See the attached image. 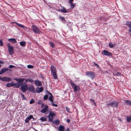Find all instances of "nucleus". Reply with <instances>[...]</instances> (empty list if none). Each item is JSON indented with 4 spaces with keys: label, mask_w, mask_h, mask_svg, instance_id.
<instances>
[{
    "label": "nucleus",
    "mask_w": 131,
    "mask_h": 131,
    "mask_svg": "<svg viewBox=\"0 0 131 131\" xmlns=\"http://www.w3.org/2000/svg\"><path fill=\"white\" fill-rule=\"evenodd\" d=\"M70 83L74 91L77 92L80 90V88L79 85H77L72 81H70Z\"/></svg>",
    "instance_id": "f257e3e1"
},
{
    "label": "nucleus",
    "mask_w": 131,
    "mask_h": 131,
    "mask_svg": "<svg viewBox=\"0 0 131 131\" xmlns=\"http://www.w3.org/2000/svg\"><path fill=\"white\" fill-rule=\"evenodd\" d=\"M21 89L23 92H25L28 89V86L26 83L22 82L21 84Z\"/></svg>",
    "instance_id": "f03ea898"
},
{
    "label": "nucleus",
    "mask_w": 131,
    "mask_h": 131,
    "mask_svg": "<svg viewBox=\"0 0 131 131\" xmlns=\"http://www.w3.org/2000/svg\"><path fill=\"white\" fill-rule=\"evenodd\" d=\"M32 30L35 34H38L41 32L39 28L34 25H33L32 27Z\"/></svg>",
    "instance_id": "7ed1b4c3"
},
{
    "label": "nucleus",
    "mask_w": 131,
    "mask_h": 131,
    "mask_svg": "<svg viewBox=\"0 0 131 131\" xmlns=\"http://www.w3.org/2000/svg\"><path fill=\"white\" fill-rule=\"evenodd\" d=\"M7 46L8 47V51L9 54L12 55L14 53V49L13 47L10 45L9 43H8Z\"/></svg>",
    "instance_id": "20e7f679"
},
{
    "label": "nucleus",
    "mask_w": 131,
    "mask_h": 131,
    "mask_svg": "<svg viewBox=\"0 0 131 131\" xmlns=\"http://www.w3.org/2000/svg\"><path fill=\"white\" fill-rule=\"evenodd\" d=\"M86 75L92 79L95 76V74L94 72L90 71L86 72Z\"/></svg>",
    "instance_id": "39448f33"
},
{
    "label": "nucleus",
    "mask_w": 131,
    "mask_h": 131,
    "mask_svg": "<svg viewBox=\"0 0 131 131\" xmlns=\"http://www.w3.org/2000/svg\"><path fill=\"white\" fill-rule=\"evenodd\" d=\"M20 84L19 83L16 84L14 83L13 82L11 83H8L6 84V86L8 87H9L13 86L16 85V87L17 88L19 87L20 86Z\"/></svg>",
    "instance_id": "423d86ee"
},
{
    "label": "nucleus",
    "mask_w": 131,
    "mask_h": 131,
    "mask_svg": "<svg viewBox=\"0 0 131 131\" xmlns=\"http://www.w3.org/2000/svg\"><path fill=\"white\" fill-rule=\"evenodd\" d=\"M41 106L43 108L41 110V112L42 113H45L48 109V106L47 105H44L43 104H42Z\"/></svg>",
    "instance_id": "0eeeda50"
},
{
    "label": "nucleus",
    "mask_w": 131,
    "mask_h": 131,
    "mask_svg": "<svg viewBox=\"0 0 131 131\" xmlns=\"http://www.w3.org/2000/svg\"><path fill=\"white\" fill-rule=\"evenodd\" d=\"M55 114L54 113H50L49 115V121L51 122H53V117L54 116Z\"/></svg>",
    "instance_id": "6e6552de"
},
{
    "label": "nucleus",
    "mask_w": 131,
    "mask_h": 131,
    "mask_svg": "<svg viewBox=\"0 0 131 131\" xmlns=\"http://www.w3.org/2000/svg\"><path fill=\"white\" fill-rule=\"evenodd\" d=\"M118 104V103L117 102H115L111 103L108 104L107 105H110L111 106L117 108Z\"/></svg>",
    "instance_id": "1a4fd4ad"
},
{
    "label": "nucleus",
    "mask_w": 131,
    "mask_h": 131,
    "mask_svg": "<svg viewBox=\"0 0 131 131\" xmlns=\"http://www.w3.org/2000/svg\"><path fill=\"white\" fill-rule=\"evenodd\" d=\"M0 80L3 81L8 82L12 80L11 79L8 77H5L2 78L0 77Z\"/></svg>",
    "instance_id": "9d476101"
},
{
    "label": "nucleus",
    "mask_w": 131,
    "mask_h": 131,
    "mask_svg": "<svg viewBox=\"0 0 131 131\" xmlns=\"http://www.w3.org/2000/svg\"><path fill=\"white\" fill-rule=\"evenodd\" d=\"M126 25L129 28V34L131 37V22L130 21L127 22Z\"/></svg>",
    "instance_id": "9b49d317"
},
{
    "label": "nucleus",
    "mask_w": 131,
    "mask_h": 131,
    "mask_svg": "<svg viewBox=\"0 0 131 131\" xmlns=\"http://www.w3.org/2000/svg\"><path fill=\"white\" fill-rule=\"evenodd\" d=\"M102 53L103 54L106 56H110L111 55V53L106 50H104L102 51Z\"/></svg>",
    "instance_id": "f8f14e48"
},
{
    "label": "nucleus",
    "mask_w": 131,
    "mask_h": 131,
    "mask_svg": "<svg viewBox=\"0 0 131 131\" xmlns=\"http://www.w3.org/2000/svg\"><path fill=\"white\" fill-rule=\"evenodd\" d=\"M28 89L30 92L35 93V89L33 86L31 85L29 86Z\"/></svg>",
    "instance_id": "ddd939ff"
},
{
    "label": "nucleus",
    "mask_w": 131,
    "mask_h": 131,
    "mask_svg": "<svg viewBox=\"0 0 131 131\" xmlns=\"http://www.w3.org/2000/svg\"><path fill=\"white\" fill-rule=\"evenodd\" d=\"M43 90L42 87H37L36 88V91L37 93H40L42 92Z\"/></svg>",
    "instance_id": "4468645a"
},
{
    "label": "nucleus",
    "mask_w": 131,
    "mask_h": 131,
    "mask_svg": "<svg viewBox=\"0 0 131 131\" xmlns=\"http://www.w3.org/2000/svg\"><path fill=\"white\" fill-rule=\"evenodd\" d=\"M51 70L52 73H56V68L53 66H51Z\"/></svg>",
    "instance_id": "2eb2a0df"
},
{
    "label": "nucleus",
    "mask_w": 131,
    "mask_h": 131,
    "mask_svg": "<svg viewBox=\"0 0 131 131\" xmlns=\"http://www.w3.org/2000/svg\"><path fill=\"white\" fill-rule=\"evenodd\" d=\"M32 118H33L32 116L31 115H30L28 117L26 118L25 121V122L27 123H28L29 121Z\"/></svg>",
    "instance_id": "dca6fc26"
},
{
    "label": "nucleus",
    "mask_w": 131,
    "mask_h": 131,
    "mask_svg": "<svg viewBox=\"0 0 131 131\" xmlns=\"http://www.w3.org/2000/svg\"><path fill=\"white\" fill-rule=\"evenodd\" d=\"M8 41L13 43H15L17 42V41L16 39L14 38L9 39H8Z\"/></svg>",
    "instance_id": "f3484780"
},
{
    "label": "nucleus",
    "mask_w": 131,
    "mask_h": 131,
    "mask_svg": "<svg viewBox=\"0 0 131 131\" xmlns=\"http://www.w3.org/2000/svg\"><path fill=\"white\" fill-rule=\"evenodd\" d=\"M34 83L36 85L39 86L41 85L42 84L41 82L37 80H36L35 81Z\"/></svg>",
    "instance_id": "a211bd4d"
},
{
    "label": "nucleus",
    "mask_w": 131,
    "mask_h": 131,
    "mask_svg": "<svg viewBox=\"0 0 131 131\" xmlns=\"http://www.w3.org/2000/svg\"><path fill=\"white\" fill-rule=\"evenodd\" d=\"M124 102L126 105L131 106V101L128 100H125L124 101Z\"/></svg>",
    "instance_id": "6ab92c4d"
},
{
    "label": "nucleus",
    "mask_w": 131,
    "mask_h": 131,
    "mask_svg": "<svg viewBox=\"0 0 131 131\" xmlns=\"http://www.w3.org/2000/svg\"><path fill=\"white\" fill-rule=\"evenodd\" d=\"M59 131H64V126L61 125L59 127Z\"/></svg>",
    "instance_id": "aec40b11"
},
{
    "label": "nucleus",
    "mask_w": 131,
    "mask_h": 131,
    "mask_svg": "<svg viewBox=\"0 0 131 131\" xmlns=\"http://www.w3.org/2000/svg\"><path fill=\"white\" fill-rule=\"evenodd\" d=\"M16 24L18 25V26L20 27H21L23 28H26V27L24 25H22L21 24H19L17 22H14Z\"/></svg>",
    "instance_id": "412c9836"
},
{
    "label": "nucleus",
    "mask_w": 131,
    "mask_h": 131,
    "mask_svg": "<svg viewBox=\"0 0 131 131\" xmlns=\"http://www.w3.org/2000/svg\"><path fill=\"white\" fill-rule=\"evenodd\" d=\"M115 43H112L111 42L109 43V46L110 48H112L115 46Z\"/></svg>",
    "instance_id": "4be33fe9"
},
{
    "label": "nucleus",
    "mask_w": 131,
    "mask_h": 131,
    "mask_svg": "<svg viewBox=\"0 0 131 131\" xmlns=\"http://www.w3.org/2000/svg\"><path fill=\"white\" fill-rule=\"evenodd\" d=\"M52 76L55 79H57V76L56 73H52Z\"/></svg>",
    "instance_id": "5701e85b"
},
{
    "label": "nucleus",
    "mask_w": 131,
    "mask_h": 131,
    "mask_svg": "<svg viewBox=\"0 0 131 131\" xmlns=\"http://www.w3.org/2000/svg\"><path fill=\"white\" fill-rule=\"evenodd\" d=\"M59 11H61V12L64 13H66L67 12V10L63 7V9H62L60 10Z\"/></svg>",
    "instance_id": "b1692460"
},
{
    "label": "nucleus",
    "mask_w": 131,
    "mask_h": 131,
    "mask_svg": "<svg viewBox=\"0 0 131 131\" xmlns=\"http://www.w3.org/2000/svg\"><path fill=\"white\" fill-rule=\"evenodd\" d=\"M40 120L41 121V122H43L47 121V119L45 117H41Z\"/></svg>",
    "instance_id": "393cba45"
},
{
    "label": "nucleus",
    "mask_w": 131,
    "mask_h": 131,
    "mask_svg": "<svg viewBox=\"0 0 131 131\" xmlns=\"http://www.w3.org/2000/svg\"><path fill=\"white\" fill-rule=\"evenodd\" d=\"M53 96H49L48 98V100L52 102H53Z\"/></svg>",
    "instance_id": "a878e982"
},
{
    "label": "nucleus",
    "mask_w": 131,
    "mask_h": 131,
    "mask_svg": "<svg viewBox=\"0 0 131 131\" xmlns=\"http://www.w3.org/2000/svg\"><path fill=\"white\" fill-rule=\"evenodd\" d=\"M20 45L22 46H24L25 45L26 43L25 41H21L20 42Z\"/></svg>",
    "instance_id": "bb28decb"
},
{
    "label": "nucleus",
    "mask_w": 131,
    "mask_h": 131,
    "mask_svg": "<svg viewBox=\"0 0 131 131\" xmlns=\"http://www.w3.org/2000/svg\"><path fill=\"white\" fill-rule=\"evenodd\" d=\"M59 19H60L63 22H65V19L63 17H62L61 16H60Z\"/></svg>",
    "instance_id": "cd10ccee"
},
{
    "label": "nucleus",
    "mask_w": 131,
    "mask_h": 131,
    "mask_svg": "<svg viewBox=\"0 0 131 131\" xmlns=\"http://www.w3.org/2000/svg\"><path fill=\"white\" fill-rule=\"evenodd\" d=\"M127 121L129 122L131 121V116L127 117Z\"/></svg>",
    "instance_id": "c85d7f7f"
},
{
    "label": "nucleus",
    "mask_w": 131,
    "mask_h": 131,
    "mask_svg": "<svg viewBox=\"0 0 131 131\" xmlns=\"http://www.w3.org/2000/svg\"><path fill=\"white\" fill-rule=\"evenodd\" d=\"M8 70V69L7 68H3L1 69V71L2 72L4 73Z\"/></svg>",
    "instance_id": "c756f323"
},
{
    "label": "nucleus",
    "mask_w": 131,
    "mask_h": 131,
    "mask_svg": "<svg viewBox=\"0 0 131 131\" xmlns=\"http://www.w3.org/2000/svg\"><path fill=\"white\" fill-rule=\"evenodd\" d=\"M20 94L21 95V97L22 98L23 100H26V99L24 95L22 93H20Z\"/></svg>",
    "instance_id": "7c9ffc66"
},
{
    "label": "nucleus",
    "mask_w": 131,
    "mask_h": 131,
    "mask_svg": "<svg viewBox=\"0 0 131 131\" xmlns=\"http://www.w3.org/2000/svg\"><path fill=\"white\" fill-rule=\"evenodd\" d=\"M19 82H23L25 80V79L24 78H20L19 79Z\"/></svg>",
    "instance_id": "2f4dec72"
},
{
    "label": "nucleus",
    "mask_w": 131,
    "mask_h": 131,
    "mask_svg": "<svg viewBox=\"0 0 131 131\" xmlns=\"http://www.w3.org/2000/svg\"><path fill=\"white\" fill-rule=\"evenodd\" d=\"M70 3V4L71 7L72 8H74L75 6V5H74V4L73 3H72V2Z\"/></svg>",
    "instance_id": "473e14b6"
},
{
    "label": "nucleus",
    "mask_w": 131,
    "mask_h": 131,
    "mask_svg": "<svg viewBox=\"0 0 131 131\" xmlns=\"http://www.w3.org/2000/svg\"><path fill=\"white\" fill-rule=\"evenodd\" d=\"M49 44L50 46L52 48H53L54 46V44L51 42H49Z\"/></svg>",
    "instance_id": "72a5a7b5"
},
{
    "label": "nucleus",
    "mask_w": 131,
    "mask_h": 131,
    "mask_svg": "<svg viewBox=\"0 0 131 131\" xmlns=\"http://www.w3.org/2000/svg\"><path fill=\"white\" fill-rule=\"evenodd\" d=\"M53 122L54 124H57L59 123V121L58 120H56L54 121Z\"/></svg>",
    "instance_id": "f704fd0d"
},
{
    "label": "nucleus",
    "mask_w": 131,
    "mask_h": 131,
    "mask_svg": "<svg viewBox=\"0 0 131 131\" xmlns=\"http://www.w3.org/2000/svg\"><path fill=\"white\" fill-rule=\"evenodd\" d=\"M48 98V96L47 95H45L44 96L43 99L44 100H46Z\"/></svg>",
    "instance_id": "c9c22d12"
},
{
    "label": "nucleus",
    "mask_w": 131,
    "mask_h": 131,
    "mask_svg": "<svg viewBox=\"0 0 131 131\" xmlns=\"http://www.w3.org/2000/svg\"><path fill=\"white\" fill-rule=\"evenodd\" d=\"M27 67L28 68H32L33 67V66L31 65H28L27 66Z\"/></svg>",
    "instance_id": "e433bc0d"
},
{
    "label": "nucleus",
    "mask_w": 131,
    "mask_h": 131,
    "mask_svg": "<svg viewBox=\"0 0 131 131\" xmlns=\"http://www.w3.org/2000/svg\"><path fill=\"white\" fill-rule=\"evenodd\" d=\"M51 104L53 106H54L57 107L58 106V105L57 104H55L54 103H52Z\"/></svg>",
    "instance_id": "4c0bfd02"
},
{
    "label": "nucleus",
    "mask_w": 131,
    "mask_h": 131,
    "mask_svg": "<svg viewBox=\"0 0 131 131\" xmlns=\"http://www.w3.org/2000/svg\"><path fill=\"white\" fill-rule=\"evenodd\" d=\"M34 102V100L33 99H32L31 101L29 103L30 104H32Z\"/></svg>",
    "instance_id": "58836bf2"
},
{
    "label": "nucleus",
    "mask_w": 131,
    "mask_h": 131,
    "mask_svg": "<svg viewBox=\"0 0 131 131\" xmlns=\"http://www.w3.org/2000/svg\"><path fill=\"white\" fill-rule=\"evenodd\" d=\"M3 46V43L2 40H0V46Z\"/></svg>",
    "instance_id": "ea45409f"
},
{
    "label": "nucleus",
    "mask_w": 131,
    "mask_h": 131,
    "mask_svg": "<svg viewBox=\"0 0 131 131\" xmlns=\"http://www.w3.org/2000/svg\"><path fill=\"white\" fill-rule=\"evenodd\" d=\"M66 110L69 113H70V109L69 108H68L67 107H66Z\"/></svg>",
    "instance_id": "a19ab883"
},
{
    "label": "nucleus",
    "mask_w": 131,
    "mask_h": 131,
    "mask_svg": "<svg viewBox=\"0 0 131 131\" xmlns=\"http://www.w3.org/2000/svg\"><path fill=\"white\" fill-rule=\"evenodd\" d=\"M28 81L30 82H33V80L31 79H28Z\"/></svg>",
    "instance_id": "79ce46f5"
},
{
    "label": "nucleus",
    "mask_w": 131,
    "mask_h": 131,
    "mask_svg": "<svg viewBox=\"0 0 131 131\" xmlns=\"http://www.w3.org/2000/svg\"><path fill=\"white\" fill-rule=\"evenodd\" d=\"M14 67V66L13 65H10L9 66V68H12L13 67Z\"/></svg>",
    "instance_id": "37998d69"
},
{
    "label": "nucleus",
    "mask_w": 131,
    "mask_h": 131,
    "mask_svg": "<svg viewBox=\"0 0 131 131\" xmlns=\"http://www.w3.org/2000/svg\"><path fill=\"white\" fill-rule=\"evenodd\" d=\"M73 1V0H69V3L72 2Z\"/></svg>",
    "instance_id": "c03bdc74"
},
{
    "label": "nucleus",
    "mask_w": 131,
    "mask_h": 131,
    "mask_svg": "<svg viewBox=\"0 0 131 131\" xmlns=\"http://www.w3.org/2000/svg\"><path fill=\"white\" fill-rule=\"evenodd\" d=\"M48 94L50 95V96H52L51 93L49 92H48Z\"/></svg>",
    "instance_id": "a18cd8bd"
},
{
    "label": "nucleus",
    "mask_w": 131,
    "mask_h": 131,
    "mask_svg": "<svg viewBox=\"0 0 131 131\" xmlns=\"http://www.w3.org/2000/svg\"><path fill=\"white\" fill-rule=\"evenodd\" d=\"M67 122L68 123H69L70 122V121L69 119H67Z\"/></svg>",
    "instance_id": "49530a36"
},
{
    "label": "nucleus",
    "mask_w": 131,
    "mask_h": 131,
    "mask_svg": "<svg viewBox=\"0 0 131 131\" xmlns=\"http://www.w3.org/2000/svg\"><path fill=\"white\" fill-rule=\"evenodd\" d=\"M4 63L2 61L0 60V63Z\"/></svg>",
    "instance_id": "de8ad7c7"
},
{
    "label": "nucleus",
    "mask_w": 131,
    "mask_h": 131,
    "mask_svg": "<svg viewBox=\"0 0 131 131\" xmlns=\"http://www.w3.org/2000/svg\"><path fill=\"white\" fill-rule=\"evenodd\" d=\"M15 80L16 81H17L18 82H19V80H19V79L15 78Z\"/></svg>",
    "instance_id": "09e8293b"
},
{
    "label": "nucleus",
    "mask_w": 131,
    "mask_h": 131,
    "mask_svg": "<svg viewBox=\"0 0 131 131\" xmlns=\"http://www.w3.org/2000/svg\"><path fill=\"white\" fill-rule=\"evenodd\" d=\"M3 73L2 72V71L1 70V71H0V74H2Z\"/></svg>",
    "instance_id": "8fccbe9b"
},
{
    "label": "nucleus",
    "mask_w": 131,
    "mask_h": 131,
    "mask_svg": "<svg viewBox=\"0 0 131 131\" xmlns=\"http://www.w3.org/2000/svg\"><path fill=\"white\" fill-rule=\"evenodd\" d=\"M66 131H70L69 128H67L66 130Z\"/></svg>",
    "instance_id": "3c124183"
},
{
    "label": "nucleus",
    "mask_w": 131,
    "mask_h": 131,
    "mask_svg": "<svg viewBox=\"0 0 131 131\" xmlns=\"http://www.w3.org/2000/svg\"><path fill=\"white\" fill-rule=\"evenodd\" d=\"M28 79H27L26 80H25V82H28Z\"/></svg>",
    "instance_id": "603ef678"
},
{
    "label": "nucleus",
    "mask_w": 131,
    "mask_h": 131,
    "mask_svg": "<svg viewBox=\"0 0 131 131\" xmlns=\"http://www.w3.org/2000/svg\"><path fill=\"white\" fill-rule=\"evenodd\" d=\"M1 64H0V68H1Z\"/></svg>",
    "instance_id": "864d4df0"
},
{
    "label": "nucleus",
    "mask_w": 131,
    "mask_h": 131,
    "mask_svg": "<svg viewBox=\"0 0 131 131\" xmlns=\"http://www.w3.org/2000/svg\"><path fill=\"white\" fill-rule=\"evenodd\" d=\"M96 65H97V66H98V65H97V64H96Z\"/></svg>",
    "instance_id": "5fc2aeb1"
},
{
    "label": "nucleus",
    "mask_w": 131,
    "mask_h": 131,
    "mask_svg": "<svg viewBox=\"0 0 131 131\" xmlns=\"http://www.w3.org/2000/svg\"><path fill=\"white\" fill-rule=\"evenodd\" d=\"M35 130V131H38V130Z\"/></svg>",
    "instance_id": "6e6d98bb"
},
{
    "label": "nucleus",
    "mask_w": 131,
    "mask_h": 131,
    "mask_svg": "<svg viewBox=\"0 0 131 131\" xmlns=\"http://www.w3.org/2000/svg\"><path fill=\"white\" fill-rule=\"evenodd\" d=\"M118 74H119L120 73H118Z\"/></svg>",
    "instance_id": "4d7b16f0"
}]
</instances>
